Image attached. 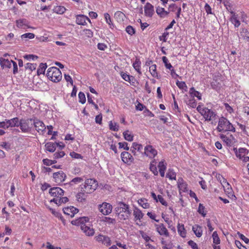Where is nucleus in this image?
Returning a JSON list of instances; mask_svg holds the SVG:
<instances>
[{
	"mask_svg": "<svg viewBox=\"0 0 249 249\" xmlns=\"http://www.w3.org/2000/svg\"><path fill=\"white\" fill-rule=\"evenodd\" d=\"M71 223L73 225L80 226L82 231L88 236H92L94 233V230L90 227L89 218L88 217H79L72 220Z\"/></svg>",
	"mask_w": 249,
	"mask_h": 249,
	"instance_id": "1",
	"label": "nucleus"
},
{
	"mask_svg": "<svg viewBox=\"0 0 249 249\" xmlns=\"http://www.w3.org/2000/svg\"><path fill=\"white\" fill-rule=\"evenodd\" d=\"M64 193V191L59 187H56L51 188L49 190V194L54 198L51 199L50 202H53L58 206L67 202L68 198L67 197L63 196Z\"/></svg>",
	"mask_w": 249,
	"mask_h": 249,
	"instance_id": "2",
	"label": "nucleus"
},
{
	"mask_svg": "<svg viewBox=\"0 0 249 249\" xmlns=\"http://www.w3.org/2000/svg\"><path fill=\"white\" fill-rule=\"evenodd\" d=\"M216 130L219 132H235V128L233 125L226 118L224 117H221L219 119Z\"/></svg>",
	"mask_w": 249,
	"mask_h": 249,
	"instance_id": "3",
	"label": "nucleus"
},
{
	"mask_svg": "<svg viewBox=\"0 0 249 249\" xmlns=\"http://www.w3.org/2000/svg\"><path fill=\"white\" fill-rule=\"evenodd\" d=\"M48 78L52 82L57 83L62 79V73L59 69L55 67L49 68L47 71Z\"/></svg>",
	"mask_w": 249,
	"mask_h": 249,
	"instance_id": "4",
	"label": "nucleus"
},
{
	"mask_svg": "<svg viewBox=\"0 0 249 249\" xmlns=\"http://www.w3.org/2000/svg\"><path fill=\"white\" fill-rule=\"evenodd\" d=\"M118 216L120 220H126L130 215L131 212L128 205L121 203L117 207Z\"/></svg>",
	"mask_w": 249,
	"mask_h": 249,
	"instance_id": "5",
	"label": "nucleus"
},
{
	"mask_svg": "<svg viewBox=\"0 0 249 249\" xmlns=\"http://www.w3.org/2000/svg\"><path fill=\"white\" fill-rule=\"evenodd\" d=\"M98 186L97 181L94 179H87L83 187H81V191L86 194H90L93 192Z\"/></svg>",
	"mask_w": 249,
	"mask_h": 249,
	"instance_id": "6",
	"label": "nucleus"
},
{
	"mask_svg": "<svg viewBox=\"0 0 249 249\" xmlns=\"http://www.w3.org/2000/svg\"><path fill=\"white\" fill-rule=\"evenodd\" d=\"M197 110L203 116L206 121H212L215 119L216 113L212 110L207 108L197 107Z\"/></svg>",
	"mask_w": 249,
	"mask_h": 249,
	"instance_id": "7",
	"label": "nucleus"
},
{
	"mask_svg": "<svg viewBox=\"0 0 249 249\" xmlns=\"http://www.w3.org/2000/svg\"><path fill=\"white\" fill-rule=\"evenodd\" d=\"M33 125L32 119H21L19 121L18 126L22 132L27 133L31 130Z\"/></svg>",
	"mask_w": 249,
	"mask_h": 249,
	"instance_id": "8",
	"label": "nucleus"
},
{
	"mask_svg": "<svg viewBox=\"0 0 249 249\" xmlns=\"http://www.w3.org/2000/svg\"><path fill=\"white\" fill-rule=\"evenodd\" d=\"M33 124H34L36 130L40 134L43 135L45 133L46 127L43 122L38 119H35L33 120Z\"/></svg>",
	"mask_w": 249,
	"mask_h": 249,
	"instance_id": "9",
	"label": "nucleus"
},
{
	"mask_svg": "<svg viewBox=\"0 0 249 249\" xmlns=\"http://www.w3.org/2000/svg\"><path fill=\"white\" fill-rule=\"evenodd\" d=\"M144 155L150 159L154 158L158 154L157 150L151 145H147L144 147Z\"/></svg>",
	"mask_w": 249,
	"mask_h": 249,
	"instance_id": "10",
	"label": "nucleus"
},
{
	"mask_svg": "<svg viewBox=\"0 0 249 249\" xmlns=\"http://www.w3.org/2000/svg\"><path fill=\"white\" fill-rule=\"evenodd\" d=\"M100 212L104 215H108L110 213L112 210V205L107 202H103L99 206Z\"/></svg>",
	"mask_w": 249,
	"mask_h": 249,
	"instance_id": "11",
	"label": "nucleus"
},
{
	"mask_svg": "<svg viewBox=\"0 0 249 249\" xmlns=\"http://www.w3.org/2000/svg\"><path fill=\"white\" fill-rule=\"evenodd\" d=\"M219 137L228 146H231L236 142V140L232 135H226L221 134Z\"/></svg>",
	"mask_w": 249,
	"mask_h": 249,
	"instance_id": "12",
	"label": "nucleus"
},
{
	"mask_svg": "<svg viewBox=\"0 0 249 249\" xmlns=\"http://www.w3.org/2000/svg\"><path fill=\"white\" fill-rule=\"evenodd\" d=\"M157 232L161 236H164L165 237H168L169 236V232H168L167 228L163 224H155L154 225Z\"/></svg>",
	"mask_w": 249,
	"mask_h": 249,
	"instance_id": "13",
	"label": "nucleus"
},
{
	"mask_svg": "<svg viewBox=\"0 0 249 249\" xmlns=\"http://www.w3.org/2000/svg\"><path fill=\"white\" fill-rule=\"evenodd\" d=\"M220 182L224 188L225 192L228 195V196H233L234 197H235L233 194L232 189L229 182H228L224 178H222V180H221Z\"/></svg>",
	"mask_w": 249,
	"mask_h": 249,
	"instance_id": "14",
	"label": "nucleus"
},
{
	"mask_svg": "<svg viewBox=\"0 0 249 249\" xmlns=\"http://www.w3.org/2000/svg\"><path fill=\"white\" fill-rule=\"evenodd\" d=\"M66 178V174L62 171H59L53 174V178L54 181L58 184L63 182Z\"/></svg>",
	"mask_w": 249,
	"mask_h": 249,
	"instance_id": "15",
	"label": "nucleus"
},
{
	"mask_svg": "<svg viewBox=\"0 0 249 249\" xmlns=\"http://www.w3.org/2000/svg\"><path fill=\"white\" fill-rule=\"evenodd\" d=\"M96 240L99 242L102 243L106 246H109L111 245V240L107 236L103 234H99L95 237Z\"/></svg>",
	"mask_w": 249,
	"mask_h": 249,
	"instance_id": "16",
	"label": "nucleus"
},
{
	"mask_svg": "<svg viewBox=\"0 0 249 249\" xmlns=\"http://www.w3.org/2000/svg\"><path fill=\"white\" fill-rule=\"evenodd\" d=\"M121 158L122 161L127 164H130L133 162L134 158L128 152H123L121 154Z\"/></svg>",
	"mask_w": 249,
	"mask_h": 249,
	"instance_id": "17",
	"label": "nucleus"
},
{
	"mask_svg": "<svg viewBox=\"0 0 249 249\" xmlns=\"http://www.w3.org/2000/svg\"><path fill=\"white\" fill-rule=\"evenodd\" d=\"M87 21L91 23L90 19L87 16L83 15H77L76 18V23L78 25H86Z\"/></svg>",
	"mask_w": 249,
	"mask_h": 249,
	"instance_id": "18",
	"label": "nucleus"
},
{
	"mask_svg": "<svg viewBox=\"0 0 249 249\" xmlns=\"http://www.w3.org/2000/svg\"><path fill=\"white\" fill-rule=\"evenodd\" d=\"M144 15L147 17L151 18L154 13V6L149 2H147L144 7Z\"/></svg>",
	"mask_w": 249,
	"mask_h": 249,
	"instance_id": "19",
	"label": "nucleus"
},
{
	"mask_svg": "<svg viewBox=\"0 0 249 249\" xmlns=\"http://www.w3.org/2000/svg\"><path fill=\"white\" fill-rule=\"evenodd\" d=\"M64 213L71 217H73L78 212V210L73 206L64 208L63 209Z\"/></svg>",
	"mask_w": 249,
	"mask_h": 249,
	"instance_id": "20",
	"label": "nucleus"
},
{
	"mask_svg": "<svg viewBox=\"0 0 249 249\" xmlns=\"http://www.w3.org/2000/svg\"><path fill=\"white\" fill-rule=\"evenodd\" d=\"M230 20L234 25L235 27H238L240 25V22L238 19V15L234 11L231 12Z\"/></svg>",
	"mask_w": 249,
	"mask_h": 249,
	"instance_id": "21",
	"label": "nucleus"
},
{
	"mask_svg": "<svg viewBox=\"0 0 249 249\" xmlns=\"http://www.w3.org/2000/svg\"><path fill=\"white\" fill-rule=\"evenodd\" d=\"M178 186L180 193L187 192V184L182 178H179L178 179Z\"/></svg>",
	"mask_w": 249,
	"mask_h": 249,
	"instance_id": "22",
	"label": "nucleus"
},
{
	"mask_svg": "<svg viewBox=\"0 0 249 249\" xmlns=\"http://www.w3.org/2000/svg\"><path fill=\"white\" fill-rule=\"evenodd\" d=\"M14 61L9 60L4 57L0 58V65L3 69H9L11 67Z\"/></svg>",
	"mask_w": 249,
	"mask_h": 249,
	"instance_id": "23",
	"label": "nucleus"
},
{
	"mask_svg": "<svg viewBox=\"0 0 249 249\" xmlns=\"http://www.w3.org/2000/svg\"><path fill=\"white\" fill-rule=\"evenodd\" d=\"M133 215L136 222H141L142 219L143 218L144 214L142 212L137 208H135L133 210Z\"/></svg>",
	"mask_w": 249,
	"mask_h": 249,
	"instance_id": "24",
	"label": "nucleus"
},
{
	"mask_svg": "<svg viewBox=\"0 0 249 249\" xmlns=\"http://www.w3.org/2000/svg\"><path fill=\"white\" fill-rule=\"evenodd\" d=\"M142 145L137 142H133L132 146L130 148V151L134 155H136L137 152H141L142 150Z\"/></svg>",
	"mask_w": 249,
	"mask_h": 249,
	"instance_id": "25",
	"label": "nucleus"
},
{
	"mask_svg": "<svg viewBox=\"0 0 249 249\" xmlns=\"http://www.w3.org/2000/svg\"><path fill=\"white\" fill-rule=\"evenodd\" d=\"M151 196L156 202H160L163 206H167V202L161 195L157 196L155 193L151 192Z\"/></svg>",
	"mask_w": 249,
	"mask_h": 249,
	"instance_id": "26",
	"label": "nucleus"
},
{
	"mask_svg": "<svg viewBox=\"0 0 249 249\" xmlns=\"http://www.w3.org/2000/svg\"><path fill=\"white\" fill-rule=\"evenodd\" d=\"M177 230L178 234L181 237L184 238L186 237L187 231L183 224L178 222L177 225Z\"/></svg>",
	"mask_w": 249,
	"mask_h": 249,
	"instance_id": "27",
	"label": "nucleus"
},
{
	"mask_svg": "<svg viewBox=\"0 0 249 249\" xmlns=\"http://www.w3.org/2000/svg\"><path fill=\"white\" fill-rule=\"evenodd\" d=\"M192 230L197 237H200L203 233L202 227L198 225H195L192 227Z\"/></svg>",
	"mask_w": 249,
	"mask_h": 249,
	"instance_id": "28",
	"label": "nucleus"
},
{
	"mask_svg": "<svg viewBox=\"0 0 249 249\" xmlns=\"http://www.w3.org/2000/svg\"><path fill=\"white\" fill-rule=\"evenodd\" d=\"M16 25L19 28L24 29L28 27V21L24 18L19 19L16 20Z\"/></svg>",
	"mask_w": 249,
	"mask_h": 249,
	"instance_id": "29",
	"label": "nucleus"
},
{
	"mask_svg": "<svg viewBox=\"0 0 249 249\" xmlns=\"http://www.w3.org/2000/svg\"><path fill=\"white\" fill-rule=\"evenodd\" d=\"M6 123L8 125V128L18 126L19 119L17 117H15L10 120L7 119Z\"/></svg>",
	"mask_w": 249,
	"mask_h": 249,
	"instance_id": "30",
	"label": "nucleus"
},
{
	"mask_svg": "<svg viewBox=\"0 0 249 249\" xmlns=\"http://www.w3.org/2000/svg\"><path fill=\"white\" fill-rule=\"evenodd\" d=\"M189 94L193 98L196 97L198 100H201V94L198 91L196 90L194 87L190 88Z\"/></svg>",
	"mask_w": 249,
	"mask_h": 249,
	"instance_id": "31",
	"label": "nucleus"
},
{
	"mask_svg": "<svg viewBox=\"0 0 249 249\" xmlns=\"http://www.w3.org/2000/svg\"><path fill=\"white\" fill-rule=\"evenodd\" d=\"M141 62L140 59L136 58L135 61L133 63V67L136 71L140 74H142L141 71Z\"/></svg>",
	"mask_w": 249,
	"mask_h": 249,
	"instance_id": "32",
	"label": "nucleus"
},
{
	"mask_svg": "<svg viewBox=\"0 0 249 249\" xmlns=\"http://www.w3.org/2000/svg\"><path fill=\"white\" fill-rule=\"evenodd\" d=\"M248 151L247 149L244 148H240L236 152V156L239 159H242L245 156L247 155Z\"/></svg>",
	"mask_w": 249,
	"mask_h": 249,
	"instance_id": "33",
	"label": "nucleus"
},
{
	"mask_svg": "<svg viewBox=\"0 0 249 249\" xmlns=\"http://www.w3.org/2000/svg\"><path fill=\"white\" fill-rule=\"evenodd\" d=\"M156 13L159 16H160V18H162L166 17L169 14L168 12L164 10V8H162L159 6L157 7Z\"/></svg>",
	"mask_w": 249,
	"mask_h": 249,
	"instance_id": "34",
	"label": "nucleus"
},
{
	"mask_svg": "<svg viewBox=\"0 0 249 249\" xmlns=\"http://www.w3.org/2000/svg\"><path fill=\"white\" fill-rule=\"evenodd\" d=\"M57 145V144L56 143L52 142H47L45 144L46 149L50 152H53L56 149Z\"/></svg>",
	"mask_w": 249,
	"mask_h": 249,
	"instance_id": "35",
	"label": "nucleus"
},
{
	"mask_svg": "<svg viewBox=\"0 0 249 249\" xmlns=\"http://www.w3.org/2000/svg\"><path fill=\"white\" fill-rule=\"evenodd\" d=\"M138 203L144 209H148L150 207V204L148 203V200L144 198L139 199L138 200Z\"/></svg>",
	"mask_w": 249,
	"mask_h": 249,
	"instance_id": "36",
	"label": "nucleus"
},
{
	"mask_svg": "<svg viewBox=\"0 0 249 249\" xmlns=\"http://www.w3.org/2000/svg\"><path fill=\"white\" fill-rule=\"evenodd\" d=\"M139 232L142 237L145 241V243H149L150 242H153V240L151 238V237L148 235L147 233L144 232L142 231H140Z\"/></svg>",
	"mask_w": 249,
	"mask_h": 249,
	"instance_id": "37",
	"label": "nucleus"
},
{
	"mask_svg": "<svg viewBox=\"0 0 249 249\" xmlns=\"http://www.w3.org/2000/svg\"><path fill=\"white\" fill-rule=\"evenodd\" d=\"M66 10V9L65 7L63 6L58 5L54 7L53 9V11L54 13L58 14H63Z\"/></svg>",
	"mask_w": 249,
	"mask_h": 249,
	"instance_id": "38",
	"label": "nucleus"
},
{
	"mask_svg": "<svg viewBox=\"0 0 249 249\" xmlns=\"http://www.w3.org/2000/svg\"><path fill=\"white\" fill-rule=\"evenodd\" d=\"M162 60L163 63L164 64L165 68L167 69H168L170 71L174 69L173 67L171 65V64L169 62L168 59L166 56H163L162 57Z\"/></svg>",
	"mask_w": 249,
	"mask_h": 249,
	"instance_id": "39",
	"label": "nucleus"
},
{
	"mask_svg": "<svg viewBox=\"0 0 249 249\" xmlns=\"http://www.w3.org/2000/svg\"><path fill=\"white\" fill-rule=\"evenodd\" d=\"M123 136L125 140L131 142L133 140V135L128 130H126L123 132Z\"/></svg>",
	"mask_w": 249,
	"mask_h": 249,
	"instance_id": "40",
	"label": "nucleus"
},
{
	"mask_svg": "<svg viewBox=\"0 0 249 249\" xmlns=\"http://www.w3.org/2000/svg\"><path fill=\"white\" fill-rule=\"evenodd\" d=\"M47 68V66L46 63H41L39 66V68L37 70V75H39L41 74H44Z\"/></svg>",
	"mask_w": 249,
	"mask_h": 249,
	"instance_id": "41",
	"label": "nucleus"
},
{
	"mask_svg": "<svg viewBox=\"0 0 249 249\" xmlns=\"http://www.w3.org/2000/svg\"><path fill=\"white\" fill-rule=\"evenodd\" d=\"M149 71L153 77H158V73L157 71L156 64H153L149 67Z\"/></svg>",
	"mask_w": 249,
	"mask_h": 249,
	"instance_id": "42",
	"label": "nucleus"
},
{
	"mask_svg": "<svg viewBox=\"0 0 249 249\" xmlns=\"http://www.w3.org/2000/svg\"><path fill=\"white\" fill-rule=\"evenodd\" d=\"M104 18L107 23L108 24L109 28L113 29L114 27V24L111 21V18L109 14L107 13H105Z\"/></svg>",
	"mask_w": 249,
	"mask_h": 249,
	"instance_id": "43",
	"label": "nucleus"
},
{
	"mask_svg": "<svg viewBox=\"0 0 249 249\" xmlns=\"http://www.w3.org/2000/svg\"><path fill=\"white\" fill-rule=\"evenodd\" d=\"M166 178H169L171 180L176 179V174L173 169H169L168 172L166 175Z\"/></svg>",
	"mask_w": 249,
	"mask_h": 249,
	"instance_id": "44",
	"label": "nucleus"
},
{
	"mask_svg": "<svg viewBox=\"0 0 249 249\" xmlns=\"http://www.w3.org/2000/svg\"><path fill=\"white\" fill-rule=\"evenodd\" d=\"M162 218L164 219L165 222L168 224V228L173 231H176L175 227L172 225V221L169 219L168 217H165L163 215H162Z\"/></svg>",
	"mask_w": 249,
	"mask_h": 249,
	"instance_id": "45",
	"label": "nucleus"
},
{
	"mask_svg": "<svg viewBox=\"0 0 249 249\" xmlns=\"http://www.w3.org/2000/svg\"><path fill=\"white\" fill-rule=\"evenodd\" d=\"M150 169L151 171L152 172V173L154 174V175L157 176L158 175L159 172L157 170L155 160H153L151 162L150 165Z\"/></svg>",
	"mask_w": 249,
	"mask_h": 249,
	"instance_id": "46",
	"label": "nucleus"
},
{
	"mask_svg": "<svg viewBox=\"0 0 249 249\" xmlns=\"http://www.w3.org/2000/svg\"><path fill=\"white\" fill-rule=\"evenodd\" d=\"M51 213L55 216L56 217H57L58 219L61 220L62 221L64 220V219L61 215V214L58 212L54 209H53L50 207H48Z\"/></svg>",
	"mask_w": 249,
	"mask_h": 249,
	"instance_id": "47",
	"label": "nucleus"
},
{
	"mask_svg": "<svg viewBox=\"0 0 249 249\" xmlns=\"http://www.w3.org/2000/svg\"><path fill=\"white\" fill-rule=\"evenodd\" d=\"M213 243L215 245H219L220 243V239L216 231H214L212 234Z\"/></svg>",
	"mask_w": 249,
	"mask_h": 249,
	"instance_id": "48",
	"label": "nucleus"
},
{
	"mask_svg": "<svg viewBox=\"0 0 249 249\" xmlns=\"http://www.w3.org/2000/svg\"><path fill=\"white\" fill-rule=\"evenodd\" d=\"M36 67L37 64L36 63H28L25 66L26 69L29 70L30 71H35L36 69Z\"/></svg>",
	"mask_w": 249,
	"mask_h": 249,
	"instance_id": "49",
	"label": "nucleus"
},
{
	"mask_svg": "<svg viewBox=\"0 0 249 249\" xmlns=\"http://www.w3.org/2000/svg\"><path fill=\"white\" fill-rule=\"evenodd\" d=\"M109 129L111 130H112L114 131H117L119 130L118 124L115 122H113L112 121L109 122Z\"/></svg>",
	"mask_w": 249,
	"mask_h": 249,
	"instance_id": "50",
	"label": "nucleus"
},
{
	"mask_svg": "<svg viewBox=\"0 0 249 249\" xmlns=\"http://www.w3.org/2000/svg\"><path fill=\"white\" fill-rule=\"evenodd\" d=\"M166 163L164 160L160 161L158 164L159 171H165L166 169Z\"/></svg>",
	"mask_w": 249,
	"mask_h": 249,
	"instance_id": "51",
	"label": "nucleus"
},
{
	"mask_svg": "<svg viewBox=\"0 0 249 249\" xmlns=\"http://www.w3.org/2000/svg\"><path fill=\"white\" fill-rule=\"evenodd\" d=\"M86 193H84L83 191H81L78 193L76 197L78 201H82L86 199Z\"/></svg>",
	"mask_w": 249,
	"mask_h": 249,
	"instance_id": "52",
	"label": "nucleus"
},
{
	"mask_svg": "<svg viewBox=\"0 0 249 249\" xmlns=\"http://www.w3.org/2000/svg\"><path fill=\"white\" fill-rule=\"evenodd\" d=\"M35 35L33 33H25L21 36V38L22 39L29 38V39H33L35 37Z\"/></svg>",
	"mask_w": 249,
	"mask_h": 249,
	"instance_id": "53",
	"label": "nucleus"
},
{
	"mask_svg": "<svg viewBox=\"0 0 249 249\" xmlns=\"http://www.w3.org/2000/svg\"><path fill=\"white\" fill-rule=\"evenodd\" d=\"M176 85L180 89H187V85L184 82L178 80L176 81Z\"/></svg>",
	"mask_w": 249,
	"mask_h": 249,
	"instance_id": "54",
	"label": "nucleus"
},
{
	"mask_svg": "<svg viewBox=\"0 0 249 249\" xmlns=\"http://www.w3.org/2000/svg\"><path fill=\"white\" fill-rule=\"evenodd\" d=\"M79 101L81 104L85 103L86 101V97L84 93L82 92H80L78 94Z\"/></svg>",
	"mask_w": 249,
	"mask_h": 249,
	"instance_id": "55",
	"label": "nucleus"
},
{
	"mask_svg": "<svg viewBox=\"0 0 249 249\" xmlns=\"http://www.w3.org/2000/svg\"><path fill=\"white\" fill-rule=\"evenodd\" d=\"M84 180L83 178L76 177L73 178L71 181V184L73 185V184H78L82 182Z\"/></svg>",
	"mask_w": 249,
	"mask_h": 249,
	"instance_id": "56",
	"label": "nucleus"
},
{
	"mask_svg": "<svg viewBox=\"0 0 249 249\" xmlns=\"http://www.w3.org/2000/svg\"><path fill=\"white\" fill-rule=\"evenodd\" d=\"M118 144L119 148H123L126 151H128L129 149L128 143L126 142H120Z\"/></svg>",
	"mask_w": 249,
	"mask_h": 249,
	"instance_id": "57",
	"label": "nucleus"
},
{
	"mask_svg": "<svg viewBox=\"0 0 249 249\" xmlns=\"http://www.w3.org/2000/svg\"><path fill=\"white\" fill-rule=\"evenodd\" d=\"M198 212L204 217L206 214V213L205 212V207L203 206L202 204H201L200 203L199 205V207H198Z\"/></svg>",
	"mask_w": 249,
	"mask_h": 249,
	"instance_id": "58",
	"label": "nucleus"
},
{
	"mask_svg": "<svg viewBox=\"0 0 249 249\" xmlns=\"http://www.w3.org/2000/svg\"><path fill=\"white\" fill-rule=\"evenodd\" d=\"M121 75L122 78L127 82H130L131 80V78L133 77L132 76L127 74L125 72H122L121 73Z\"/></svg>",
	"mask_w": 249,
	"mask_h": 249,
	"instance_id": "59",
	"label": "nucleus"
},
{
	"mask_svg": "<svg viewBox=\"0 0 249 249\" xmlns=\"http://www.w3.org/2000/svg\"><path fill=\"white\" fill-rule=\"evenodd\" d=\"M43 162L45 165L49 166L56 163V161L55 160H51L48 159H45L43 160Z\"/></svg>",
	"mask_w": 249,
	"mask_h": 249,
	"instance_id": "60",
	"label": "nucleus"
},
{
	"mask_svg": "<svg viewBox=\"0 0 249 249\" xmlns=\"http://www.w3.org/2000/svg\"><path fill=\"white\" fill-rule=\"evenodd\" d=\"M85 35L88 37L91 38L93 36L92 31L89 29H84L83 30Z\"/></svg>",
	"mask_w": 249,
	"mask_h": 249,
	"instance_id": "61",
	"label": "nucleus"
},
{
	"mask_svg": "<svg viewBox=\"0 0 249 249\" xmlns=\"http://www.w3.org/2000/svg\"><path fill=\"white\" fill-rule=\"evenodd\" d=\"M187 104L192 108H195L196 106V102L194 98L190 99Z\"/></svg>",
	"mask_w": 249,
	"mask_h": 249,
	"instance_id": "62",
	"label": "nucleus"
},
{
	"mask_svg": "<svg viewBox=\"0 0 249 249\" xmlns=\"http://www.w3.org/2000/svg\"><path fill=\"white\" fill-rule=\"evenodd\" d=\"M241 35L244 38H249V33L246 29H242V31L241 32Z\"/></svg>",
	"mask_w": 249,
	"mask_h": 249,
	"instance_id": "63",
	"label": "nucleus"
},
{
	"mask_svg": "<svg viewBox=\"0 0 249 249\" xmlns=\"http://www.w3.org/2000/svg\"><path fill=\"white\" fill-rule=\"evenodd\" d=\"M188 244L192 249H199L197 244L193 240H190L188 242Z\"/></svg>",
	"mask_w": 249,
	"mask_h": 249,
	"instance_id": "64",
	"label": "nucleus"
}]
</instances>
